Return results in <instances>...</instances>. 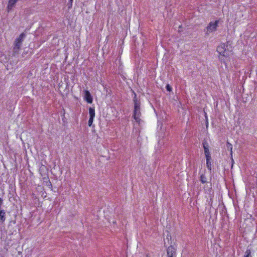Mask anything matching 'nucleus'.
<instances>
[{"label": "nucleus", "instance_id": "obj_1", "mask_svg": "<svg viewBox=\"0 0 257 257\" xmlns=\"http://www.w3.org/2000/svg\"><path fill=\"white\" fill-rule=\"evenodd\" d=\"M217 51L219 53V59L221 63H226L229 60V57L232 54V50H229L228 46L225 43L221 44L217 47Z\"/></svg>", "mask_w": 257, "mask_h": 257}, {"label": "nucleus", "instance_id": "obj_2", "mask_svg": "<svg viewBox=\"0 0 257 257\" xmlns=\"http://www.w3.org/2000/svg\"><path fill=\"white\" fill-rule=\"evenodd\" d=\"M133 93L134 94V97L133 99L134 103V110L133 116L135 120L138 123H140L141 121V119L140 118L141 116V102L139 100H138L137 98V94L135 91H133Z\"/></svg>", "mask_w": 257, "mask_h": 257}, {"label": "nucleus", "instance_id": "obj_3", "mask_svg": "<svg viewBox=\"0 0 257 257\" xmlns=\"http://www.w3.org/2000/svg\"><path fill=\"white\" fill-rule=\"evenodd\" d=\"M218 23V20H216L214 22H210L208 26L206 28V34L209 35L211 33L215 31L217 29Z\"/></svg>", "mask_w": 257, "mask_h": 257}, {"label": "nucleus", "instance_id": "obj_4", "mask_svg": "<svg viewBox=\"0 0 257 257\" xmlns=\"http://www.w3.org/2000/svg\"><path fill=\"white\" fill-rule=\"evenodd\" d=\"M168 257H176V249L172 245L169 246L167 249Z\"/></svg>", "mask_w": 257, "mask_h": 257}, {"label": "nucleus", "instance_id": "obj_5", "mask_svg": "<svg viewBox=\"0 0 257 257\" xmlns=\"http://www.w3.org/2000/svg\"><path fill=\"white\" fill-rule=\"evenodd\" d=\"M203 147L204 150V154L206 158H211V155L209 152V145L207 141H204L202 143Z\"/></svg>", "mask_w": 257, "mask_h": 257}, {"label": "nucleus", "instance_id": "obj_6", "mask_svg": "<svg viewBox=\"0 0 257 257\" xmlns=\"http://www.w3.org/2000/svg\"><path fill=\"white\" fill-rule=\"evenodd\" d=\"M84 99L89 103H92L93 101L92 97L88 90H84Z\"/></svg>", "mask_w": 257, "mask_h": 257}, {"label": "nucleus", "instance_id": "obj_7", "mask_svg": "<svg viewBox=\"0 0 257 257\" xmlns=\"http://www.w3.org/2000/svg\"><path fill=\"white\" fill-rule=\"evenodd\" d=\"M26 36V33H23L20 35L19 37L17 38V49H19L21 47V44L24 39L25 38Z\"/></svg>", "mask_w": 257, "mask_h": 257}, {"label": "nucleus", "instance_id": "obj_8", "mask_svg": "<svg viewBox=\"0 0 257 257\" xmlns=\"http://www.w3.org/2000/svg\"><path fill=\"white\" fill-rule=\"evenodd\" d=\"M16 0H9V4L7 7L8 12H10L13 8L15 7Z\"/></svg>", "mask_w": 257, "mask_h": 257}, {"label": "nucleus", "instance_id": "obj_9", "mask_svg": "<svg viewBox=\"0 0 257 257\" xmlns=\"http://www.w3.org/2000/svg\"><path fill=\"white\" fill-rule=\"evenodd\" d=\"M89 118H94L95 115L94 107H89Z\"/></svg>", "mask_w": 257, "mask_h": 257}, {"label": "nucleus", "instance_id": "obj_10", "mask_svg": "<svg viewBox=\"0 0 257 257\" xmlns=\"http://www.w3.org/2000/svg\"><path fill=\"white\" fill-rule=\"evenodd\" d=\"M206 166L208 169L210 171L211 170V158H206Z\"/></svg>", "mask_w": 257, "mask_h": 257}, {"label": "nucleus", "instance_id": "obj_11", "mask_svg": "<svg viewBox=\"0 0 257 257\" xmlns=\"http://www.w3.org/2000/svg\"><path fill=\"white\" fill-rule=\"evenodd\" d=\"M0 219L2 222L5 220V212L4 210L0 209Z\"/></svg>", "mask_w": 257, "mask_h": 257}, {"label": "nucleus", "instance_id": "obj_12", "mask_svg": "<svg viewBox=\"0 0 257 257\" xmlns=\"http://www.w3.org/2000/svg\"><path fill=\"white\" fill-rule=\"evenodd\" d=\"M200 181L203 184H204L207 182V178L204 174H202L200 175Z\"/></svg>", "mask_w": 257, "mask_h": 257}, {"label": "nucleus", "instance_id": "obj_13", "mask_svg": "<svg viewBox=\"0 0 257 257\" xmlns=\"http://www.w3.org/2000/svg\"><path fill=\"white\" fill-rule=\"evenodd\" d=\"M243 257H252L251 255V251L250 249H247L245 252Z\"/></svg>", "mask_w": 257, "mask_h": 257}, {"label": "nucleus", "instance_id": "obj_14", "mask_svg": "<svg viewBox=\"0 0 257 257\" xmlns=\"http://www.w3.org/2000/svg\"><path fill=\"white\" fill-rule=\"evenodd\" d=\"M226 146H227V149L230 150V154H231V155H232V145L230 143H229V142H227Z\"/></svg>", "mask_w": 257, "mask_h": 257}, {"label": "nucleus", "instance_id": "obj_15", "mask_svg": "<svg viewBox=\"0 0 257 257\" xmlns=\"http://www.w3.org/2000/svg\"><path fill=\"white\" fill-rule=\"evenodd\" d=\"M93 119H94V118H89V120H88V125L89 126H92V123L93 121Z\"/></svg>", "mask_w": 257, "mask_h": 257}, {"label": "nucleus", "instance_id": "obj_16", "mask_svg": "<svg viewBox=\"0 0 257 257\" xmlns=\"http://www.w3.org/2000/svg\"><path fill=\"white\" fill-rule=\"evenodd\" d=\"M166 88L167 90L168 91H171L172 89V87L169 84H167L166 86Z\"/></svg>", "mask_w": 257, "mask_h": 257}, {"label": "nucleus", "instance_id": "obj_17", "mask_svg": "<svg viewBox=\"0 0 257 257\" xmlns=\"http://www.w3.org/2000/svg\"><path fill=\"white\" fill-rule=\"evenodd\" d=\"M3 203V199L2 198H0V209H1V205Z\"/></svg>", "mask_w": 257, "mask_h": 257}, {"label": "nucleus", "instance_id": "obj_18", "mask_svg": "<svg viewBox=\"0 0 257 257\" xmlns=\"http://www.w3.org/2000/svg\"><path fill=\"white\" fill-rule=\"evenodd\" d=\"M14 51H15V49L16 47V39H15V40L14 41Z\"/></svg>", "mask_w": 257, "mask_h": 257}, {"label": "nucleus", "instance_id": "obj_19", "mask_svg": "<svg viewBox=\"0 0 257 257\" xmlns=\"http://www.w3.org/2000/svg\"><path fill=\"white\" fill-rule=\"evenodd\" d=\"M13 223V224H14L15 223V221H11L10 222V223Z\"/></svg>", "mask_w": 257, "mask_h": 257}, {"label": "nucleus", "instance_id": "obj_20", "mask_svg": "<svg viewBox=\"0 0 257 257\" xmlns=\"http://www.w3.org/2000/svg\"><path fill=\"white\" fill-rule=\"evenodd\" d=\"M69 2L71 3V4L72 5V2H73V0H69Z\"/></svg>", "mask_w": 257, "mask_h": 257}]
</instances>
